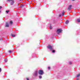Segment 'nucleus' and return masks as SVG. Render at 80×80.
<instances>
[{
  "mask_svg": "<svg viewBox=\"0 0 80 80\" xmlns=\"http://www.w3.org/2000/svg\"><path fill=\"white\" fill-rule=\"evenodd\" d=\"M11 36H12V37H15V35L12 34Z\"/></svg>",
  "mask_w": 80,
  "mask_h": 80,
  "instance_id": "obj_9",
  "label": "nucleus"
},
{
  "mask_svg": "<svg viewBox=\"0 0 80 80\" xmlns=\"http://www.w3.org/2000/svg\"><path fill=\"white\" fill-rule=\"evenodd\" d=\"M37 74H38V72L36 71L35 73V75L37 76Z\"/></svg>",
  "mask_w": 80,
  "mask_h": 80,
  "instance_id": "obj_7",
  "label": "nucleus"
},
{
  "mask_svg": "<svg viewBox=\"0 0 80 80\" xmlns=\"http://www.w3.org/2000/svg\"><path fill=\"white\" fill-rule=\"evenodd\" d=\"M38 73L39 74V75H43V72L42 70H39V71L38 72Z\"/></svg>",
  "mask_w": 80,
  "mask_h": 80,
  "instance_id": "obj_2",
  "label": "nucleus"
},
{
  "mask_svg": "<svg viewBox=\"0 0 80 80\" xmlns=\"http://www.w3.org/2000/svg\"><path fill=\"white\" fill-rule=\"evenodd\" d=\"M27 80H29V78H27Z\"/></svg>",
  "mask_w": 80,
  "mask_h": 80,
  "instance_id": "obj_24",
  "label": "nucleus"
},
{
  "mask_svg": "<svg viewBox=\"0 0 80 80\" xmlns=\"http://www.w3.org/2000/svg\"><path fill=\"white\" fill-rule=\"evenodd\" d=\"M65 12L64 11H63L62 13V16L65 15Z\"/></svg>",
  "mask_w": 80,
  "mask_h": 80,
  "instance_id": "obj_6",
  "label": "nucleus"
},
{
  "mask_svg": "<svg viewBox=\"0 0 80 80\" xmlns=\"http://www.w3.org/2000/svg\"><path fill=\"white\" fill-rule=\"evenodd\" d=\"M12 51H11V50H9V51H8V52H9V53H12Z\"/></svg>",
  "mask_w": 80,
  "mask_h": 80,
  "instance_id": "obj_15",
  "label": "nucleus"
},
{
  "mask_svg": "<svg viewBox=\"0 0 80 80\" xmlns=\"http://www.w3.org/2000/svg\"><path fill=\"white\" fill-rule=\"evenodd\" d=\"M5 27H9V24H8V23L7 22L6 23Z\"/></svg>",
  "mask_w": 80,
  "mask_h": 80,
  "instance_id": "obj_5",
  "label": "nucleus"
},
{
  "mask_svg": "<svg viewBox=\"0 0 80 80\" xmlns=\"http://www.w3.org/2000/svg\"><path fill=\"white\" fill-rule=\"evenodd\" d=\"M8 61V60H7V59H6L5 60V62H7Z\"/></svg>",
  "mask_w": 80,
  "mask_h": 80,
  "instance_id": "obj_17",
  "label": "nucleus"
},
{
  "mask_svg": "<svg viewBox=\"0 0 80 80\" xmlns=\"http://www.w3.org/2000/svg\"><path fill=\"white\" fill-rule=\"evenodd\" d=\"M77 80H79V78H77Z\"/></svg>",
  "mask_w": 80,
  "mask_h": 80,
  "instance_id": "obj_25",
  "label": "nucleus"
},
{
  "mask_svg": "<svg viewBox=\"0 0 80 80\" xmlns=\"http://www.w3.org/2000/svg\"><path fill=\"white\" fill-rule=\"evenodd\" d=\"M61 32H62V30L61 29H59L57 30L56 32L58 34H59Z\"/></svg>",
  "mask_w": 80,
  "mask_h": 80,
  "instance_id": "obj_1",
  "label": "nucleus"
},
{
  "mask_svg": "<svg viewBox=\"0 0 80 80\" xmlns=\"http://www.w3.org/2000/svg\"><path fill=\"white\" fill-rule=\"evenodd\" d=\"M72 1H75V0H72Z\"/></svg>",
  "mask_w": 80,
  "mask_h": 80,
  "instance_id": "obj_28",
  "label": "nucleus"
},
{
  "mask_svg": "<svg viewBox=\"0 0 80 80\" xmlns=\"http://www.w3.org/2000/svg\"><path fill=\"white\" fill-rule=\"evenodd\" d=\"M50 29H52V26H50Z\"/></svg>",
  "mask_w": 80,
  "mask_h": 80,
  "instance_id": "obj_18",
  "label": "nucleus"
},
{
  "mask_svg": "<svg viewBox=\"0 0 80 80\" xmlns=\"http://www.w3.org/2000/svg\"><path fill=\"white\" fill-rule=\"evenodd\" d=\"M2 8V7L1 6H0V9H1V8Z\"/></svg>",
  "mask_w": 80,
  "mask_h": 80,
  "instance_id": "obj_26",
  "label": "nucleus"
},
{
  "mask_svg": "<svg viewBox=\"0 0 80 80\" xmlns=\"http://www.w3.org/2000/svg\"><path fill=\"white\" fill-rule=\"evenodd\" d=\"M69 64H70V65H72V62H69Z\"/></svg>",
  "mask_w": 80,
  "mask_h": 80,
  "instance_id": "obj_19",
  "label": "nucleus"
},
{
  "mask_svg": "<svg viewBox=\"0 0 80 80\" xmlns=\"http://www.w3.org/2000/svg\"><path fill=\"white\" fill-rule=\"evenodd\" d=\"M10 24H11V25H12V24H13V22L12 21H10Z\"/></svg>",
  "mask_w": 80,
  "mask_h": 80,
  "instance_id": "obj_10",
  "label": "nucleus"
},
{
  "mask_svg": "<svg viewBox=\"0 0 80 80\" xmlns=\"http://www.w3.org/2000/svg\"><path fill=\"white\" fill-rule=\"evenodd\" d=\"M59 17H61V15H59Z\"/></svg>",
  "mask_w": 80,
  "mask_h": 80,
  "instance_id": "obj_27",
  "label": "nucleus"
},
{
  "mask_svg": "<svg viewBox=\"0 0 80 80\" xmlns=\"http://www.w3.org/2000/svg\"><path fill=\"white\" fill-rule=\"evenodd\" d=\"M77 22H80V20L79 19H77Z\"/></svg>",
  "mask_w": 80,
  "mask_h": 80,
  "instance_id": "obj_12",
  "label": "nucleus"
},
{
  "mask_svg": "<svg viewBox=\"0 0 80 80\" xmlns=\"http://www.w3.org/2000/svg\"><path fill=\"white\" fill-rule=\"evenodd\" d=\"M72 6L71 5H70L69 6V7L68 8V10H70L72 9Z\"/></svg>",
  "mask_w": 80,
  "mask_h": 80,
  "instance_id": "obj_4",
  "label": "nucleus"
},
{
  "mask_svg": "<svg viewBox=\"0 0 80 80\" xmlns=\"http://www.w3.org/2000/svg\"><path fill=\"white\" fill-rule=\"evenodd\" d=\"M39 78L41 79L42 78V76H41V75L39 76Z\"/></svg>",
  "mask_w": 80,
  "mask_h": 80,
  "instance_id": "obj_11",
  "label": "nucleus"
},
{
  "mask_svg": "<svg viewBox=\"0 0 80 80\" xmlns=\"http://www.w3.org/2000/svg\"><path fill=\"white\" fill-rule=\"evenodd\" d=\"M8 12H9V11H6V12H7V13H8Z\"/></svg>",
  "mask_w": 80,
  "mask_h": 80,
  "instance_id": "obj_16",
  "label": "nucleus"
},
{
  "mask_svg": "<svg viewBox=\"0 0 80 80\" xmlns=\"http://www.w3.org/2000/svg\"><path fill=\"white\" fill-rule=\"evenodd\" d=\"M55 50H53L52 51V53H55Z\"/></svg>",
  "mask_w": 80,
  "mask_h": 80,
  "instance_id": "obj_14",
  "label": "nucleus"
},
{
  "mask_svg": "<svg viewBox=\"0 0 80 80\" xmlns=\"http://www.w3.org/2000/svg\"><path fill=\"white\" fill-rule=\"evenodd\" d=\"M11 4L12 5L13 4V2L12 3L11 2Z\"/></svg>",
  "mask_w": 80,
  "mask_h": 80,
  "instance_id": "obj_23",
  "label": "nucleus"
},
{
  "mask_svg": "<svg viewBox=\"0 0 80 80\" xmlns=\"http://www.w3.org/2000/svg\"><path fill=\"white\" fill-rule=\"evenodd\" d=\"M12 0H7V1H9V2H10V1H12Z\"/></svg>",
  "mask_w": 80,
  "mask_h": 80,
  "instance_id": "obj_22",
  "label": "nucleus"
},
{
  "mask_svg": "<svg viewBox=\"0 0 80 80\" xmlns=\"http://www.w3.org/2000/svg\"><path fill=\"white\" fill-rule=\"evenodd\" d=\"M23 7V6H22V7Z\"/></svg>",
  "mask_w": 80,
  "mask_h": 80,
  "instance_id": "obj_30",
  "label": "nucleus"
},
{
  "mask_svg": "<svg viewBox=\"0 0 80 80\" xmlns=\"http://www.w3.org/2000/svg\"><path fill=\"white\" fill-rule=\"evenodd\" d=\"M2 72V69L1 68H0V72Z\"/></svg>",
  "mask_w": 80,
  "mask_h": 80,
  "instance_id": "obj_21",
  "label": "nucleus"
},
{
  "mask_svg": "<svg viewBox=\"0 0 80 80\" xmlns=\"http://www.w3.org/2000/svg\"><path fill=\"white\" fill-rule=\"evenodd\" d=\"M48 69L49 70H50V67H48Z\"/></svg>",
  "mask_w": 80,
  "mask_h": 80,
  "instance_id": "obj_20",
  "label": "nucleus"
},
{
  "mask_svg": "<svg viewBox=\"0 0 80 80\" xmlns=\"http://www.w3.org/2000/svg\"><path fill=\"white\" fill-rule=\"evenodd\" d=\"M68 23H69V21L68 20H67L66 21L65 23H66V24L67 25V24H68Z\"/></svg>",
  "mask_w": 80,
  "mask_h": 80,
  "instance_id": "obj_8",
  "label": "nucleus"
},
{
  "mask_svg": "<svg viewBox=\"0 0 80 80\" xmlns=\"http://www.w3.org/2000/svg\"><path fill=\"white\" fill-rule=\"evenodd\" d=\"M20 0V1H21L22 0Z\"/></svg>",
  "mask_w": 80,
  "mask_h": 80,
  "instance_id": "obj_29",
  "label": "nucleus"
},
{
  "mask_svg": "<svg viewBox=\"0 0 80 80\" xmlns=\"http://www.w3.org/2000/svg\"><path fill=\"white\" fill-rule=\"evenodd\" d=\"M47 47H48V48L50 49V50H53V48H52V46L50 45H49Z\"/></svg>",
  "mask_w": 80,
  "mask_h": 80,
  "instance_id": "obj_3",
  "label": "nucleus"
},
{
  "mask_svg": "<svg viewBox=\"0 0 80 80\" xmlns=\"http://www.w3.org/2000/svg\"><path fill=\"white\" fill-rule=\"evenodd\" d=\"M80 73L78 74L77 75V77H80Z\"/></svg>",
  "mask_w": 80,
  "mask_h": 80,
  "instance_id": "obj_13",
  "label": "nucleus"
}]
</instances>
